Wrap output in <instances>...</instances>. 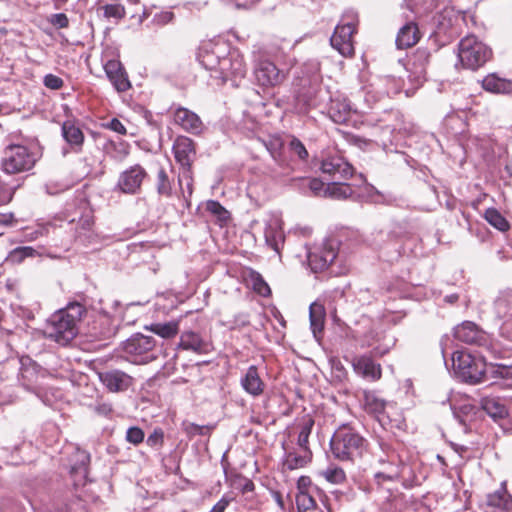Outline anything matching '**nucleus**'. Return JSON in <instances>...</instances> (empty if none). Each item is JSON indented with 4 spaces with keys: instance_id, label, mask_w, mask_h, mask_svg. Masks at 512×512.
Listing matches in <instances>:
<instances>
[{
    "instance_id": "56",
    "label": "nucleus",
    "mask_w": 512,
    "mask_h": 512,
    "mask_svg": "<svg viewBox=\"0 0 512 512\" xmlns=\"http://www.w3.org/2000/svg\"><path fill=\"white\" fill-rule=\"evenodd\" d=\"M399 476V469L396 466L391 465L387 471L377 472L375 474V478L380 481L383 480H389L392 481Z\"/></svg>"
},
{
    "instance_id": "28",
    "label": "nucleus",
    "mask_w": 512,
    "mask_h": 512,
    "mask_svg": "<svg viewBox=\"0 0 512 512\" xmlns=\"http://www.w3.org/2000/svg\"><path fill=\"white\" fill-rule=\"evenodd\" d=\"M487 505L500 511H509L512 507L511 496L507 493L505 483L501 488L487 496Z\"/></svg>"
},
{
    "instance_id": "35",
    "label": "nucleus",
    "mask_w": 512,
    "mask_h": 512,
    "mask_svg": "<svg viewBox=\"0 0 512 512\" xmlns=\"http://www.w3.org/2000/svg\"><path fill=\"white\" fill-rule=\"evenodd\" d=\"M39 252L30 246H19L9 252L6 261L11 264H20L26 258H34L39 256Z\"/></svg>"
},
{
    "instance_id": "53",
    "label": "nucleus",
    "mask_w": 512,
    "mask_h": 512,
    "mask_svg": "<svg viewBox=\"0 0 512 512\" xmlns=\"http://www.w3.org/2000/svg\"><path fill=\"white\" fill-rule=\"evenodd\" d=\"M174 19V13L171 11H161L159 13H156L153 16L152 22L155 25L163 26L170 22H172Z\"/></svg>"
},
{
    "instance_id": "2",
    "label": "nucleus",
    "mask_w": 512,
    "mask_h": 512,
    "mask_svg": "<svg viewBox=\"0 0 512 512\" xmlns=\"http://www.w3.org/2000/svg\"><path fill=\"white\" fill-rule=\"evenodd\" d=\"M332 455L340 461H355L366 449V440L352 427L341 425L330 440Z\"/></svg>"
},
{
    "instance_id": "37",
    "label": "nucleus",
    "mask_w": 512,
    "mask_h": 512,
    "mask_svg": "<svg viewBox=\"0 0 512 512\" xmlns=\"http://www.w3.org/2000/svg\"><path fill=\"white\" fill-rule=\"evenodd\" d=\"M314 426V420L311 416L306 415L302 418L299 423V434L297 439V445L300 449H310L309 448V437L312 432V428Z\"/></svg>"
},
{
    "instance_id": "44",
    "label": "nucleus",
    "mask_w": 512,
    "mask_h": 512,
    "mask_svg": "<svg viewBox=\"0 0 512 512\" xmlns=\"http://www.w3.org/2000/svg\"><path fill=\"white\" fill-rule=\"evenodd\" d=\"M495 309L499 317H505L512 310V292L501 294L495 301Z\"/></svg>"
},
{
    "instance_id": "22",
    "label": "nucleus",
    "mask_w": 512,
    "mask_h": 512,
    "mask_svg": "<svg viewBox=\"0 0 512 512\" xmlns=\"http://www.w3.org/2000/svg\"><path fill=\"white\" fill-rule=\"evenodd\" d=\"M240 383L244 391L252 397L262 395L265 390V383L261 379L258 368L255 365H251L247 369Z\"/></svg>"
},
{
    "instance_id": "60",
    "label": "nucleus",
    "mask_w": 512,
    "mask_h": 512,
    "mask_svg": "<svg viewBox=\"0 0 512 512\" xmlns=\"http://www.w3.org/2000/svg\"><path fill=\"white\" fill-rule=\"evenodd\" d=\"M108 128L111 129L114 132H117V133L121 134V135H125L126 132H127L125 126L117 118H113L109 122Z\"/></svg>"
},
{
    "instance_id": "3",
    "label": "nucleus",
    "mask_w": 512,
    "mask_h": 512,
    "mask_svg": "<svg viewBox=\"0 0 512 512\" xmlns=\"http://www.w3.org/2000/svg\"><path fill=\"white\" fill-rule=\"evenodd\" d=\"M457 56L463 68L477 70L492 58V50L475 35H467L458 43Z\"/></svg>"
},
{
    "instance_id": "52",
    "label": "nucleus",
    "mask_w": 512,
    "mask_h": 512,
    "mask_svg": "<svg viewBox=\"0 0 512 512\" xmlns=\"http://www.w3.org/2000/svg\"><path fill=\"white\" fill-rule=\"evenodd\" d=\"M126 440L134 445L142 443L144 440L143 430L136 426L130 427L126 432Z\"/></svg>"
},
{
    "instance_id": "26",
    "label": "nucleus",
    "mask_w": 512,
    "mask_h": 512,
    "mask_svg": "<svg viewBox=\"0 0 512 512\" xmlns=\"http://www.w3.org/2000/svg\"><path fill=\"white\" fill-rule=\"evenodd\" d=\"M264 237L266 244L275 252L280 253V249L284 242V234L277 221L270 222L266 225Z\"/></svg>"
},
{
    "instance_id": "15",
    "label": "nucleus",
    "mask_w": 512,
    "mask_h": 512,
    "mask_svg": "<svg viewBox=\"0 0 512 512\" xmlns=\"http://www.w3.org/2000/svg\"><path fill=\"white\" fill-rule=\"evenodd\" d=\"M321 171L334 179H349L353 173V167L341 156H328L321 163Z\"/></svg>"
},
{
    "instance_id": "36",
    "label": "nucleus",
    "mask_w": 512,
    "mask_h": 512,
    "mask_svg": "<svg viewBox=\"0 0 512 512\" xmlns=\"http://www.w3.org/2000/svg\"><path fill=\"white\" fill-rule=\"evenodd\" d=\"M310 325L315 337L322 333L324 328V309L322 305L313 303L309 309Z\"/></svg>"
},
{
    "instance_id": "34",
    "label": "nucleus",
    "mask_w": 512,
    "mask_h": 512,
    "mask_svg": "<svg viewBox=\"0 0 512 512\" xmlns=\"http://www.w3.org/2000/svg\"><path fill=\"white\" fill-rule=\"evenodd\" d=\"M353 189L346 183H331L328 184L324 190V196L336 200H344L351 197Z\"/></svg>"
},
{
    "instance_id": "21",
    "label": "nucleus",
    "mask_w": 512,
    "mask_h": 512,
    "mask_svg": "<svg viewBox=\"0 0 512 512\" xmlns=\"http://www.w3.org/2000/svg\"><path fill=\"white\" fill-rule=\"evenodd\" d=\"M420 38L418 24L409 20L399 29L395 43L398 49H406L416 45Z\"/></svg>"
},
{
    "instance_id": "20",
    "label": "nucleus",
    "mask_w": 512,
    "mask_h": 512,
    "mask_svg": "<svg viewBox=\"0 0 512 512\" xmlns=\"http://www.w3.org/2000/svg\"><path fill=\"white\" fill-rule=\"evenodd\" d=\"M352 366L358 375L371 381H377L382 376L380 364L375 363L370 356L362 355L355 357L352 361Z\"/></svg>"
},
{
    "instance_id": "23",
    "label": "nucleus",
    "mask_w": 512,
    "mask_h": 512,
    "mask_svg": "<svg viewBox=\"0 0 512 512\" xmlns=\"http://www.w3.org/2000/svg\"><path fill=\"white\" fill-rule=\"evenodd\" d=\"M491 380L505 388H512V365L488 364L485 381Z\"/></svg>"
},
{
    "instance_id": "51",
    "label": "nucleus",
    "mask_w": 512,
    "mask_h": 512,
    "mask_svg": "<svg viewBox=\"0 0 512 512\" xmlns=\"http://www.w3.org/2000/svg\"><path fill=\"white\" fill-rule=\"evenodd\" d=\"M183 184L186 185V190H187L188 196H191L193 193L192 168L182 169V173L179 176L180 187H183Z\"/></svg>"
},
{
    "instance_id": "64",
    "label": "nucleus",
    "mask_w": 512,
    "mask_h": 512,
    "mask_svg": "<svg viewBox=\"0 0 512 512\" xmlns=\"http://www.w3.org/2000/svg\"><path fill=\"white\" fill-rule=\"evenodd\" d=\"M11 198L12 196L8 191L3 189L0 190V205L7 204L10 202Z\"/></svg>"
},
{
    "instance_id": "14",
    "label": "nucleus",
    "mask_w": 512,
    "mask_h": 512,
    "mask_svg": "<svg viewBox=\"0 0 512 512\" xmlns=\"http://www.w3.org/2000/svg\"><path fill=\"white\" fill-rule=\"evenodd\" d=\"M454 337L463 343L483 346L486 344L487 334L475 323L465 321L454 328Z\"/></svg>"
},
{
    "instance_id": "45",
    "label": "nucleus",
    "mask_w": 512,
    "mask_h": 512,
    "mask_svg": "<svg viewBox=\"0 0 512 512\" xmlns=\"http://www.w3.org/2000/svg\"><path fill=\"white\" fill-rule=\"evenodd\" d=\"M100 10L103 11V16L108 20L114 19L119 21L126 14L124 6L118 3L103 5Z\"/></svg>"
},
{
    "instance_id": "59",
    "label": "nucleus",
    "mask_w": 512,
    "mask_h": 512,
    "mask_svg": "<svg viewBox=\"0 0 512 512\" xmlns=\"http://www.w3.org/2000/svg\"><path fill=\"white\" fill-rule=\"evenodd\" d=\"M45 232H46V228H44V227H39L35 230L27 229L25 231L24 238L26 241H34V240L38 239L39 237L43 236Z\"/></svg>"
},
{
    "instance_id": "25",
    "label": "nucleus",
    "mask_w": 512,
    "mask_h": 512,
    "mask_svg": "<svg viewBox=\"0 0 512 512\" xmlns=\"http://www.w3.org/2000/svg\"><path fill=\"white\" fill-rule=\"evenodd\" d=\"M482 88L494 94H512V80L502 78L496 73L486 75L482 80Z\"/></svg>"
},
{
    "instance_id": "10",
    "label": "nucleus",
    "mask_w": 512,
    "mask_h": 512,
    "mask_svg": "<svg viewBox=\"0 0 512 512\" xmlns=\"http://www.w3.org/2000/svg\"><path fill=\"white\" fill-rule=\"evenodd\" d=\"M227 52V45L223 42H204L198 49L197 59L206 69L211 71V76L216 75L220 62Z\"/></svg>"
},
{
    "instance_id": "54",
    "label": "nucleus",
    "mask_w": 512,
    "mask_h": 512,
    "mask_svg": "<svg viewBox=\"0 0 512 512\" xmlns=\"http://www.w3.org/2000/svg\"><path fill=\"white\" fill-rule=\"evenodd\" d=\"M49 22L59 29L67 28L69 26V19L64 13L52 14L49 18Z\"/></svg>"
},
{
    "instance_id": "7",
    "label": "nucleus",
    "mask_w": 512,
    "mask_h": 512,
    "mask_svg": "<svg viewBox=\"0 0 512 512\" xmlns=\"http://www.w3.org/2000/svg\"><path fill=\"white\" fill-rule=\"evenodd\" d=\"M253 76L258 86L274 88L281 85L287 78V73L279 69L266 56L259 54L253 61Z\"/></svg>"
},
{
    "instance_id": "55",
    "label": "nucleus",
    "mask_w": 512,
    "mask_h": 512,
    "mask_svg": "<svg viewBox=\"0 0 512 512\" xmlns=\"http://www.w3.org/2000/svg\"><path fill=\"white\" fill-rule=\"evenodd\" d=\"M43 83L47 88L52 90H58L62 88L64 84L63 80L54 74H47L44 77Z\"/></svg>"
},
{
    "instance_id": "58",
    "label": "nucleus",
    "mask_w": 512,
    "mask_h": 512,
    "mask_svg": "<svg viewBox=\"0 0 512 512\" xmlns=\"http://www.w3.org/2000/svg\"><path fill=\"white\" fill-rule=\"evenodd\" d=\"M326 186L327 185H325L323 181H321L317 178H313L309 181V188L313 192V194L316 196L321 195V194L324 195V190H325Z\"/></svg>"
},
{
    "instance_id": "48",
    "label": "nucleus",
    "mask_w": 512,
    "mask_h": 512,
    "mask_svg": "<svg viewBox=\"0 0 512 512\" xmlns=\"http://www.w3.org/2000/svg\"><path fill=\"white\" fill-rule=\"evenodd\" d=\"M111 157L119 162H122L129 154V144L125 142H111Z\"/></svg>"
},
{
    "instance_id": "38",
    "label": "nucleus",
    "mask_w": 512,
    "mask_h": 512,
    "mask_svg": "<svg viewBox=\"0 0 512 512\" xmlns=\"http://www.w3.org/2000/svg\"><path fill=\"white\" fill-rule=\"evenodd\" d=\"M319 475L333 485L344 484L347 480L345 471L335 464H330L326 469L320 471Z\"/></svg>"
},
{
    "instance_id": "18",
    "label": "nucleus",
    "mask_w": 512,
    "mask_h": 512,
    "mask_svg": "<svg viewBox=\"0 0 512 512\" xmlns=\"http://www.w3.org/2000/svg\"><path fill=\"white\" fill-rule=\"evenodd\" d=\"M99 379L111 392L125 391L132 384V377L120 370L99 373Z\"/></svg>"
},
{
    "instance_id": "12",
    "label": "nucleus",
    "mask_w": 512,
    "mask_h": 512,
    "mask_svg": "<svg viewBox=\"0 0 512 512\" xmlns=\"http://www.w3.org/2000/svg\"><path fill=\"white\" fill-rule=\"evenodd\" d=\"M173 154L175 160L182 169L192 168L196 158V147L194 141L186 136H178L173 143Z\"/></svg>"
},
{
    "instance_id": "29",
    "label": "nucleus",
    "mask_w": 512,
    "mask_h": 512,
    "mask_svg": "<svg viewBox=\"0 0 512 512\" xmlns=\"http://www.w3.org/2000/svg\"><path fill=\"white\" fill-rule=\"evenodd\" d=\"M481 407L493 419H503L508 414V411L503 401L497 397L482 398Z\"/></svg>"
},
{
    "instance_id": "13",
    "label": "nucleus",
    "mask_w": 512,
    "mask_h": 512,
    "mask_svg": "<svg viewBox=\"0 0 512 512\" xmlns=\"http://www.w3.org/2000/svg\"><path fill=\"white\" fill-rule=\"evenodd\" d=\"M337 248L332 243H325L321 248L309 252L308 264L314 273L326 270L337 257Z\"/></svg>"
},
{
    "instance_id": "31",
    "label": "nucleus",
    "mask_w": 512,
    "mask_h": 512,
    "mask_svg": "<svg viewBox=\"0 0 512 512\" xmlns=\"http://www.w3.org/2000/svg\"><path fill=\"white\" fill-rule=\"evenodd\" d=\"M89 462L90 455L86 451L76 448L71 459V474L85 478Z\"/></svg>"
},
{
    "instance_id": "49",
    "label": "nucleus",
    "mask_w": 512,
    "mask_h": 512,
    "mask_svg": "<svg viewBox=\"0 0 512 512\" xmlns=\"http://www.w3.org/2000/svg\"><path fill=\"white\" fill-rule=\"evenodd\" d=\"M289 149L294 155L298 156L300 160H306L309 156L304 144L296 137L291 138Z\"/></svg>"
},
{
    "instance_id": "43",
    "label": "nucleus",
    "mask_w": 512,
    "mask_h": 512,
    "mask_svg": "<svg viewBox=\"0 0 512 512\" xmlns=\"http://www.w3.org/2000/svg\"><path fill=\"white\" fill-rule=\"evenodd\" d=\"M94 225L93 217L90 213L83 215L76 226V237L81 238H88L89 234L92 231V227Z\"/></svg>"
},
{
    "instance_id": "8",
    "label": "nucleus",
    "mask_w": 512,
    "mask_h": 512,
    "mask_svg": "<svg viewBox=\"0 0 512 512\" xmlns=\"http://www.w3.org/2000/svg\"><path fill=\"white\" fill-rule=\"evenodd\" d=\"M156 340L152 336L134 334L122 346L124 353L134 363H147L157 358L155 354Z\"/></svg>"
},
{
    "instance_id": "39",
    "label": "nucleus",
    "mask_w": 512,
    "mask_h": 512,
    "mask_svg": "<svg viewBox=\"0 0 512 512\" xmlns=\"http://www.w3.org/2000/svg\"><path fill=\"white\" fill-rule=\"evenodd\" d=\"M150 330L162 338L169 339L179 332V323L177 321L156 323L150 326Z\"/></svg>"
},
{
    "instance_id": "61",
    "label": "nucleus",
    "mask_w": 512,
    "mask_h": 512,
    "mask_svg": "<svg viewBox=\"0 0 512 512\" xmlns=\"http://www.w3.org/2000/svg\"><path fill=\"white\" fill-rule=\"evenodd\" d=\"M229 505V500L221 498L211 509L210 512H224Z\"/></svg>"
},
{
    "instance_id": "42",
    "label": "nucleus",
    "mask_w": 512,
    "mask_h": 512,
    "mask_svg": "<svg viewBox=\"0 0 512 512\" xmlns=\"http://www.w3.org/2000/svg\"><path fill=\"white\" fill-rule=\"evenodd\" d=\"M156 189L160 196L169 198L172 196V183L165 169H159L156 179Z\"/></svg>"
},
{
    "instance_id": "40",
    "label": "nucleus",
    "mask_w": 512,
    "mask_h": 512,
    "mask_svg": "<svg viewBox=\"0 0 512 512\" xmlns=\"http://www.w3.org/2000/svg\"><path fill=\"white\" fill-rule=\"evenodd\" d=\"M248 279L252 284V287L255 292L262 296H268L271 293L269 285L266 283V281L263 279L262 275L253 270L249 269L248 271Z\"/></svg>"
},
{
    "instance_id": "46",
    "label": "nucleus",
    "mask_w": 512,
    "mask_h": 512,
    "mask_svg": "<svg viewBox=\"0 0 512 512\" xmlns=\"http://www.w3.org/2000/svg\"><path fill=\"white\" fill-rule=\"evenodd\" d=\"M296 505L299 512H306L314 509L317 503L308 491H298L296 495Z\"/></svg>"
},
{
    "instance_id": "27",
    "label": "nucleus",
    "mask_w": 512,
    "mask_h": 512,
    "mask_svg": "<svg viewBox=\"0 0 512 512\" xmlns=\"http://www.w3.org/2000/svg\"><path fill=\"white\" fill-rule=\"evenodd\" d=\"M300 453L290 451L285 454L284 466L289 470H295L305 467L312 460L310 449H300Z\"/></svg>"
},
{
    "instance_id": "17",
    "label": "nucleus",
    "mask_w": 512,
    "mask_h": 512,
    "mask_svg": "<svg viewBox=\"0 0 512 512\" xmlns=\"http://www.w3.org/2000/svg\"><path fill=\"white\" fill-rule=\"evenodd\" d=\"M174 121L183 130L194 135L200 134L203 130V122L200 117L193 111L184 107L175 109Z\"/></svg>"
},
{
    "instance_id": "5",
    "label": "nucleus",
    "mask_w": 512,
    "mask_h": 512,
    "mask_svg": "<svg viewBox=\"0 0 512 512\" xmlns=\"http://www.w3.org/2000/svg\"><path fill=\"white\" fill-rule=\"evenodd\" d=\"M358 24V15L353 10L346 11L336 26L330 43L342 56L351 57L354 54L353 34Z\"/></svg>"
},
{
    "instance_id": "16",
    "label": "nucleus",
    "mask_w": 512,
    "mask_h": 512,
    "mask_svg": "<svg viewBox=\"0 0 512 512\" xmlns=\"http://www.w3.org/2000/svg\"><path fill=\"white\" fill-rule=\"evenodd\" d=\"M109 81L118 92H125L131 87L128 75L119 60L111 59L104 64Z\"/></svg>"
},
{
    "instance_id": "32",
    "label": "nucleus",
    "mask_w": 512,
    "mask_h": 512,
    "mask_svg": "<svg viewBox=\"0 0 512 512\" xmlns=\"http://www.w3.org/2000/svg\"><path fill=\"white\" fill-rule=\"evenodd\" d=\"M62 135L70 145L81 146L83 144V132L72 121H65L62 124Z\"/></svg>"
},
{
    "instance_id": "57",
    "label": "nucleus",
    "mask_w": 512,
    "mask_h": 512,
    "mask_svg": "<svg viewBox=\"0 0 512 512\" xmlns=\"http://www.w3.org/2000/svg\"><path fill=\"white\" fill-rule=\"evenodd\" d=\"M213 427L211 426H200L194 423L189 424L187 432L193 435H207L211 432Z\"/></svg>"
},
{
    "instance_id": "41",
    "label": "nucleus",
    "mask_w": 512,
    "mask_h": 512,
    "mask_svg": "<svg viewBox=\"0 0 512 512\" xmlns=\"http://www.w3.org/2000/svg\"><path fill=\"white\" fill-rule=\"evenodd\" d=\"M484 217L489 224L500 231H507L509 229L508 221L495 208H488L484 213Z\"/></svg>"
},
{
    "instance_id": "1",
    "label": "nucleus",
    "mask_w": 512,
    "mask_h": 512,
    "mask_svg": "<svg viewBox=\"0 0 512 512\" xmlns=\"http://www.w3.org/2000/svg\"><path fill=\"white\" fill-rule=\"evenodd\" d=\"M85 307L73 302L55 312L48 320L45 335L59 344L66 345L78 333V323L85 314Z\"/></svg>"
},
{
    "instance_id": "30",
    "label": "nucleus",
    "mask_w": 512,
    "mask_h": 512,
    "mask_svg": "<svg viewBox=\"0 0 512 512\" xmlns=\"http://www.w3.org/2000/svg\"><path fill=\"white\" fill-rule=\"evenodd\" d=\"M431 54L425 48H418L410 59L411 70L418 77L424 76L430 63Z\"/></svg>"
},
{
    "instance_id": "50",
    "label": "nucleus",
    "mask_w": 512,
    "mask_h": 512,
    "mask_svg": "<svg viewBox=\"0 0 512 512\" xmlns=\"http://www.w3.org/2000/svg\"><path fill=\"white\" fill-rule=\"evenodd\" d=\"M164 443V432L161 428H156L147 437L146 444L151 448L161 447Z\"/></svg>"
},
{
    "instance_id": "62",
    "label": "nucleus",
    "mask_w": 512,
    "mask_h": 512,
    "mask_svg": "<svg viewBox=\"0 0 512 512\" xmlns=\"http://www.w3.org/2000/svg\"><path fill=\"white\" fill-rule=\"evenodd\" d=\"M13 222H14L13 213H0V227L12 225Z\"/></svg>"
},
{
    "instance_id": "19",
    "label": "nucleus",
    "mask_w": 512,
    "mask_h": 512,
    "mask_svg": "<svg viewBox=\"0 0 512 512\" xmlns=\"http://www.w3.org/2000/svg\"><path fill=\"white\" fill-rule=\"evenodd\" d=\"M178 348L189 350L197 354H207L211 351V344L199 333L187 330L182 332Z\"/></svg>"
},
{
    "instance_id": "24",
    "label": "nucleus",
    "mask_w": 512,
    "mask_h": 512,
    "mask_svg": "<svg viewBox=\"0 0 512 512\" xmlns=\"http://www.w3.org/2000/svg\"><path fill=\"white\" fill-rule=\"evenodd\" d=\"M355 112L350 101L346 98H336L331 101L329 115L333 122L337 124H346Z\"/></svg>"
},
{
    "instance_id": "11",
    "label": "nucleus",
    "mask_w": 512,
    "mask_h": 512,
    "mask_svg": "<svg viewBox=\"0 0 512 512\" xmlns=\"http://www.w3.org/2000/svg\"><path fill=\"white\" fill-rule=\"evenodd\" d=\"M147 176L148 173L145 168L135 164L119 175L117 187L125 194H136L140 191L141 185Z\"/></svg>"
},
{
    "instance_id": "9",
    "label": "nucleus",
    "mask_w": 512,
    "mask_h": 512,
    "mask_svg": "<svg viewBox=\"0 0 512 512\" xmlns=\"http://www.w3.org/2000/svg\"><path fill=\"white\" fill-rule=\"evenodd\" d=\"M247 67L243 55L237 50H229L223 56L216 75L212 77L220 79L223 83L227 80L236 82L246 76Z\"/></svg>"
},
{
    "instance_id": "63",
    "label": "nucleus",
    "mask_w": 512,
    "mask_h": 512,
    "mask_svg": "<svg viewBox=\"0 0 512 512\" xmlns=\"http://www.w3.org/2000/svg\"><path fill=\"white\" fill-rule=\"evenodd\" d=\"M310 483H311V481H310L309 477H305V476L300 477L298 480V490L299 491H307L306 488H307V486L310 485Z\"/></svg>"
},
{
    "instance_id": "4",
    "label": "nucleus",
    "mask_w": 512,
    "mask_h": 512,
    "mask_svg": "<svg viewBox=\"0 0 512 512\" xmlns=\"http://www.w3.org/2000/svg\"><path fill=\"white\" fill-rule=\"evenodd\" d=\"M455 374L463 381L476 384L485 381L488 364L483 358L475 357L466 351H456L452 356Z\"/></svg>"
},
{
    "instance_id": "6",
    "label": "nucleus",
    "mask_w": 512,
    "mask_h": 512,
    "mask_svg": "<svg viewBox=\"0 0 512 512\" xmlns=\"http://www.w3.org/2000/svg\"><path fill=\"white\" fill-rule=\"evenodd\" d=\"M37 161L35 153L23 145H9L1 158V170L9 175L32 169Z\"/></svg>"
},
{
    "instance_id": "33",
    "label": "nucleus",
    "mask_w": 512,
    "mask_h": 512,
    "mask_svg": "<svg viewBox=\"0 0 512 512\" xmlns=\"http://www.w3.org/2000/svg\"><path fill=\"white\" fill-rule=\"evenodd\" d=\"M363 405L367 412L380 414L384 411L386 402L374 391L363 392Z\"/></svg>"
},
{
    "instance_id": "47",
    "label": "nucleus",
    "mask_w": 512,
    "mask_h": 512,
    "mask_svg": "<svg viewBox=\"0 0 512 512\" xmlns=\"http://www.w3.org/2000/svg\"><path fill=\"white\" fill-rule=\"evenodd\" d=\"M205 207L206 210L216 216L219 221L225 222L229 219V212L218 201L208 200Z\"/></svg>"
}]
</instances>
